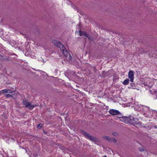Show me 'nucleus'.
<instances>
[{"label": "nucleus", "instance_id": "23", "mask_svg": "<svg viewBox=\"0 0 157 157\" xmlns=\"http://www.w3.org/2000/svg\"><path fill=\"white\" fill-rule=\"evenodd\" d=\"M112 134L114 136H117L118 135V134L116 132H113Z\"/></svg>", "mask_w": 157, "mask_h": 157}, {"label": "nucleus", "instance_id": "1", "mask_svg": "<svg viewBox=\"0 0 157 157\" xmlns=\"http://www.w3.org/2000/svg\"><path fill=\"white\" fill-rule=\"evenodd\" d=\"M122 121L127 124L129 123L132 125L136 124L139 125L140 123L139 122V119L137 118H135L131 115L128 117H124Z\"/></svg>", "mask_w": 157, "mask_h": 157}, {"label": "nucleus", "instance_id": "27", "mask_svg": "<svg viewBox=\"0 0 157 157\" xmlns=\"http://www.w3.org/2000/svg\"><path fill=\"white\" fill-rule=\"evenodd\" d=\"M80 24H81V23H79V24H78V25H80Z\"/></svg>", "mask_w": 157, "mask_h": 157}, {"label": "nucleus", "instance_id": "2", "mask_svg": "<svg viewBox=\"0 0 157 157\" xmlns=\"http://www.w3.org/2000/svg\"><path fill=\"white\" fill-rule=\"evenodd\" d=\"M52 42L56 46L59 48L65 56L67 57L69 54L68 51L66 49L63 44L59 41L56 40H52Z\"/></svg>", "mask_w": 157, "mask_h": 157}, {"label": "nucleus", "instance_id": "19", "mask_svg": "<svg viewBox=\"0 0 157 157\" xmlns=\"http://www.w3.org/2000/svg\"><path fill=\"white\" fill-rule=\"evenodd\" d=\"M139 149L140 151H144L145 150L143 146H142V147H139Z\"/></svg>", "mask_w": 157, "mask_h": 157}, {"label": "nucleus", "instance_id": "8", "mask_svg": "<svg viewBox=\"0 0 157 157\" xmlns=\"http://www.w3.org/2000/svg\"><path fill=\"white\" fill-rule=\"evenodd\" d=\"M14 91H12L10 90L5 89L1 90L0 92V94L2 93H4L5 92L9 93H12Z\"/></svg>", "mask_w": 157, "mask_h": 157}, {"label": "nucleus", "instance_id": "25", "mask_svg": "<svg viewBox=\"0 0 157 157\" xmlns=\"http://www.w3.org/2000/svg\"><path fill=\"white\" fill-rule=\"evenodd\" d=\"M155 95L156 96L155 99H157V91L155 90Z\"/></svg>", "mask_w": 157, "mask_h": 157}, {"label": "nucleus", "instance_id": "6", "mask_svg": "<svg viewBox=\"0 0 157 157\" xmlns=\"http://www.w3.org/2000/svg\"><path fill=\"white\" fill-rule=\"evenodd\" d=\"M79 35L80 36H84L87 37L88 38L90 39V37L89 36L88 34L86 33L85 31H82L81 30L79 31Z\"/></svg>", "mask_w": 157, "mask_h": 157}, {"label": "nucleus", "instance_id": "10", "mask_svg": "<svg viewBox=\"0 0 157 157\" xmlns=\"http://www.w3.org/2000/svg\"><path fill=\"white\" fill-rule=\"evenodd\" d=\"M136 87V85L135 84L133 83H131L130 84V86L128 87L129 88L135 89Z\"/></svg>", "mask_w": 157, "mask_h": 157}, {"label": "nucleus", "instance_id": "29", "mask_svg": "<svg viewBox=\"0 0 157 157\" xmlns=\"http://www.w3.org/2000/svg\"><path fill=\"white\" fill-rule=\"evenodd\" d=\"M150 88H151V86H149Z\"/></svg>", "mask_w": 157, "mask_h": 157}, {"label": "nucleus", "instance_id": "17", "mask_svg": "<svg viewBox=\"0 0 157 157\" xmlns=\"http://www.w3.org/2000/svg\"><path fill=\"white\" fill-rule=\"evenodd\" d=\"M117 115L119 116L118 118H121V120L122 121H123H123L122 120H124L123 119H124V118H123V117H124V116H122V114H121V113H120V114H117Z\"/></svg>", "mask_w": 157, "mask_h": 157}, {"label": "nucleus", "instance_id": "18", "mask_svg": "<svg viewBox=\"0 0 157 157\" xmlns=\"http://www.w3.org/2000/svg\"><path fill=\"white\" fill-rule=\"evenodd\" d=\"M29 103V102L26 100H23V103L24 105H25L26 107Z\"/></svg>", "mask_w": 157, "mask_h": 157}, {"label": "nucleus", "instance_id": "28", "mask_svg": "<svg viewBox=\"0 0 157 157\" xmlns=\"http://www.w3.org/2000/svg\"><path fill=\"white\" fill-rule=\"evenodd\" d=\"M104 157H107V156L105 155L104 156Z\"/></svg>", "mask_w": 157, "mask_h": 157}, {"label": "nucleus", "instance_id": "21", "mask_svg": "<svg viewBox=\"0 0 157 157\" xmlns=\"http://www.w3.org/2000/svg\"><path fill=\"white\" fill-rule=\"evenodd\" d=\"M39 128H41L42 127V124H39L37 126Z\"/></svg>", "mask_w": 157, "mask_h": 157}, {"label": "nucleus", "instance_id": "5", "mask_svg": "<svg viewBox=\"0 0 157 157\" xmlns=\"http://www.w3.org/2000/svg\"><path fill=\"white\" fill-rule=\"evenodd\" d=\"M109 112L110 114L113 115H117L118 114H120V112L118 110L114 109H110Z\"/></svg>", "mask_w": 157, "mask_h": 157}, {"label": "nucleus", "instance_id": "3", "mask_svg": "<svg viewBox=\"0 0 157 157\" xmlns=\"http://www.w3.org/2000/svg\"><path fill=\"white\" fill-rule=\"evenodd\" d=\"M143 115L145 117H147L149 115L150 110L149 108L147 106H144L143 108Z\"/></svg>", "mask_w": 157, "mask_h": 157}, {"label": "nucleus", "instance_id": "12", "mask_svg": "<svg viewBox=\"0 0 157 157\" xmlns=\"http://www.w3.org/2000/svg\"><path fill=\"white\" fill-rule=\"evenodd\" d=\"M10 60L9 59V56H3L2 59V61H9Z\"/></svg>", "mask_w": 157, "mask_h": 157}, {"label": "nucleus", "instance_id": "13", "mask_svg": "<svg viewBox=\"0 0 157 157\" xmlns=\"http://www.w3.org/2000/svg\"><path fill=\"white\" fill-rule=\"evenodd\" d=\"M108 72H106L105 71H103L101 74V76L102 77H105L106 76H108L109 75L108 72Z\"/></svg>", "mask_w": 157, "mask_h": 157}, {"label": "nucleus", "instance_id": "16", "mask_svg": "<svg viewBox=\"0 0 157 157\" xmlns=\"http://www.w3.org/2000/svg\"><path fill=\"white\" fill-rule=\"evenodd\" d=\"M129 82V79L127 78L125 79L124 81L123 82V84L124 85H128Z\"/></svg>", "mask_w": 157, "mask_h": 157}, {"label": "nucleus", "instance_id": "14", "mask_svg": "<svg viewBox=\"0 0 157 157\" xmlns=\"http://www.w3.org/2000/svg\"><path fill=\"white\" fill-rule=\"evenodd\" d=\"M103 138L107 140L109 142H111V138L107 136H103Z\"/></svg>", "mask_w": 157, "mask_h": 157}, {"label": "nucleus", "instance_id": "4", "mask_svg": "<svg viewBox=\"0 0 157 157\" xmlns=\"http://www.w3.org/2000/svg\"><path fill=\"white\" fill-rule=\"evenodd\" d=\"M128 77L130 81L131 82H133L134 80V71L132 70H131L129 71L128 74Z\"/></svg>", "mask_w": 157, "mask_h": 157}, {"label": "nucleus", "instance_id": "11", "mask_svg": "<svg viewBox=\"0 0 157 157\" xmlns=\"http://www.w3.org/2000/svg\"><path fill=\"white\" fill-rule=\"evenodd\" d=\"M88 139H90V140L92 141L95 142L97 140L96 137H95V136H92L91 135H90V136Z\"/></svg>", "mask_w": 157, "mask_h": 157}, {"label": "nucleus", "instance_id": "15", "mask_svg": "<svg viewBox=\"0 0 157 157\" xmlns=\"http://www.w3.org/2000/svg\"><path fill=\"white\" fill-rule=\"evenodd\" d=\"M34 105H31L30 103H29L26 107L30 109H32L34 107Z\"/></svg>", "mask_w": 157, "mask_h": 157}, {"label": "nucleus", "instance_id": "9", "mask_svg": "<svg viewBox=\"0 0 157 157\" xmlns=\"http://www.w3.org/2000/svg\"><path fill=\"white\" fill-rule=\"evenodd\" d=\"M75 59H73L71 56L69 54V63L74 64V62H75Z\"/></svg>", "mask_w": 157, "mask_h": 157}, {"label": "nucleus", "instance_id": "26", "mask_svg": "<svg viewBox=\"0 0 157 157\" xmlns=\"http://www.w3.org/2000/svg\"><path fill=\"white\" fill-rule=\"evenodd\" d=\"M3 56H2L0 54V60L2 61V58L3 57Z\"/></svg>", "mask_w": 157, "mask_h": 157}, {"label": "nucleus", "instance_id": "24", "mask_svg": "<svg viewBox=\"0 0 157 157\" xmlns=\"http://www.w3.org/2000/svg\"><path fill=\"white\" fill-rule=\"evenodd\" d=\"M93 71H94L95 72H96V71H97V69L94 67H93Z\"/></svg>", "mask_w": 157, "mask_h": 157}, {"label": "nucleus", "instance_id": "22", "mask_svg": "<svg viewBox=\"0 0 157 157\" xmlns=\"http://www.w3.org/2000/svg\"><path fill=\"white\" fill-rule=\"evenodd\" d=\"M6 95L7 97H13V96L12 95H10V94H6Z\"/></svg>", "mask_w": 157, "mask_h": 157}, {"label": "nucleus", "instance_id": "20", "mask_svg": "<svg viewBox=\"0 0 157 157\" xmlns=\"http://www.w3.org/2000/svg\"><path fill=\"white\" fill-rule=\"evenodd\" d=\"M112 141H113L114 143H116L117 142V140L115 138H111V142Z\"/></svg>", "mask_w": 157, "mask_h": 157}, {"label": "nucleus", "instance_id": "7", "mask_svg": "<svg viewBox=\"0 0 157 157\" xmlns=\"http://www.w3.org/2000/svg\"><path fill=\"white\" fill-rule=\"evenodd\" d=\"M80 132L82 134L85 136L86 138L89 139L90 135L88 133L84 131L83 130H81Z\"/></svg>", "mask_w": 157, "mask_h": 157}]
</instances>
